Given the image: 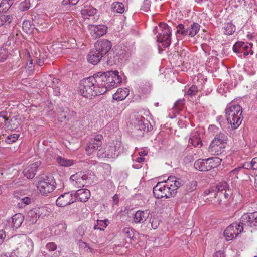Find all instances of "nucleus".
Wrapping results in <instances>:
<instances>
[{
  "instance_id": "obj_1",
  "label": "nucleus",
  "mask_w": 257,
  "mask_h": 257,
  "mask_svg": "<svg viewBox=\"0 0 257 257\" xmlns=\"http://www.w3.org/2000/svg\"><path fill=\"white\" fill-rule=\"evenodd\" d=\"M90 77L99 95L117 87L122 82L121 77L117 71L98 72Z\"/></svg>"
},
{
  "instance_id": "obj_2",
  "label": "nucleus",
  "mask_w": 257,
  "mask_h": 257,
  "mask_svg": "<svg viewBox=\"0 0 257 257\" xmlns=\"http://www.w3.org/2000/svg\"><path fill=\"white\" fill-rule=\"evenodd\" d=\"M242 108L239 104H229L225 109L227 120L233 129H236L243 120Z\"/></svg>"
},
{
  "instance_id": "obj_3",
  "label": "nucleus",
  "mask_w": 257,
  "mask_h": 257,
  "mask_svg": "<svg viewBox=\"0 0 257 257\" xmlns=\"http://www.w3.org/2000/svg\"><path fill=\"white\" fill-rule=\"evenodd\" d=\"M71 184L77 188L88 186L93 183V179L91 174L78 172L71 175L69 179Z\"/></svg>"
},
{
  "instance_id": "obj_4",
  "label": "nucleus",
  "mask_w": 257,
  "mask_h": 257,
  "mask_svg": "<svg viewBox=\"0 0 257 257\" xmlns=\"http://www.w3.org/2000/svg\"><path fill=\"white\" fill-rule=\"evenodd\" d=\"M37 188L43 196H47L49 193L54 191L56 188V183L53 175H47L45 178L39 182Z\"/></svg>"
},
{
  "instance_id": "obj_5",
  "label": "nucleus",
  "mask_w": 257,
  "mask_h": 257,
  "mask_svg": "<svg viewBox=\"0 0 257 257\" xmlns=\"http://www.w3.org/2000/svg\"><path fill=\"white\" fill-rule=\"evenodd\" d=\"M80 92L85 97L92 98L93 96H98L99 94L96 93V89L90 77L83 79L80 83Z\"/></svg>"
},
{
  "instance_id": "obj_6",
  "label": "nucleus",
  "mask_w": 257,
  "mask_h": 257,
  "mask_svg": "<svg viewBox=\"0 0 257 257\" xmlns=\"http://www.w3.org/2000/svg\"><path fill=\"white\" fill-rule=\"evenodd\" d=\"M160 29L157 35V41L162 44L164 47H169L171 44V29L165 23L160 22L159 24Z\"/></svg>"
},
{
  "instance_id": "obj_7",
  "label": "nucleus",
  "mask_w": 257,
  "mask_h": 257,
  "mask_svg": "<svg viewBox=\"0 0 257 257\" xmlns=\"http://www.w3.org/2000/svg\"><path fill=\"white\" fill-rule=\"evenodd\" d=\"M153 193L155 197L158 199L165 197L170 198L171 196H174V193L172 192L169 185L164 182H158L153 188Z\"/></svg>"
},
{
  "instance_id": "obj_8",
  "label": "nucleus",
  "mask_w": 257,
  "mask_h": 257,
  "mask_svg": "<svg viewBox=\"0 0 257 257\" xmlns=\"http://www.w3.org/2000/svg\"><path fill=\"white\" fill-rule=\"evenodd\" d=\"M135 132L138 137H143L145 132H148L152 128L150 123L146 119L141 115H137L134 122Z\"/></svg>"
},
{
  "instance_id": "obj_9",
  "label": "nucleus",
  "mask_w": 257,
  "mask_h": 257,
  "mask_svg": "<svg viewBox=\"0 0 257 257\" xmlns=\"http://www.w3.org/2000/svg\"><path fill=\"white\" fill-rule=\"evenodd\" d=\"M244 227L240 223H234L230 225L224 231V236L227 241L235 238L243 231Z\"/></svg>"
},
{
  "instance_id": "obj_10",
  "label": "nucleus",
  "mask_w": 257,
  "mask_h": 257,
  "mask_svg": "<svg viewBox=\"0 0 257 257\" xmlns=\"http://www.w3.org/2000/svg\"><path fill=\"white\" fill-rule=\"evenodd\" d=\"M24 220V216L22 214L17 213L6 221L5 224V228L7 230L11 229H17L21 226Z\"/></svg>"
},
{
  "instance_id": "obj_11",
  "label": "nucleus",
  "mask_w": 257,
  "mask_h": 257,
  "mask_svg": "<svg viewBox=\"0 0 257 257\" xmlns=\"http://www.w3.org/2000/svg\"><path fill=\"white\" fill-rule=\"evenodd\" d=\"M240 223L243 227H257V211L244 214L240 218Z\"/></svg>"
},
{
  "instance_id": "obj_12",
  "label": "nucleus",
  "mask_w": 257,
  "mask_h": 257,
  "mask_svg": "<svg viewBox=\"0 0 257 257\" xmlns=\"http://www.w3.org/2000/svg\"><path fill=\"white\" fill-rule=\"evenodd\" d=\"M252 46V44L248 43L247 42H244L242 41H238L236 42L233 46L232 49L234 53L241 55L243 54L244 55L247 56L249 55V52L245 51V49H249V51H251L250 54H253V51L251 49V47Z\"/></svg>"
},
{
  "instance_id": "obj_13",
  "label": "nucleus",
  "mask_w": 257,
  "mask_h": 257,
  "mask_svg": "<svg viewBox=\"0 0 257 257\" xmlns=\"http://www.w3.org/2000/svg\"><path fill=\"white\" fill-rule=\"evenodd\" d=\"M76 202L73 194L70 192H66L61 194L56 200V204L59 207H65Z\"/></svg>"
},
{
  "instance_id": "obj_14",
  "label": "nucleus",
  "mask_w": 257,
  "mask_h": 257,
  "mask_svg": "<svg viewBox=\"0 0 257 257\" xmlns=\"http://www.w3.org/2000/svg\"><path fill=\"white\" fill-rule=\"evenodd\" d=\"M95 48L100 52V53L104 56L112 47L111 43L110 41L106 39H102L98 40L95 44Z\"/></svg>"
},
{
  "instance_id": "obj_15",
  "label": "nucleus",
  "mask_w": 257,
  "mask_h": 257,
  "mask_svg": "<svg viewBox=\"0 0 257 257\" xmlns=\"http://www.w3.org/2000/svg\"><path fill=\"white\" fill-rule=\"evenodd\" d=\"M88 28L93 38L100 37L107 32V27L104 25H89Z\"/></svg>"
},
{
  "instance_id": "obj_16",
  "label": "nucleus",
  "mask_w": 257,
  "mask_h": 257,
  "mask_svg": "<svg viewBox=\"0 0 257 257\" xmlns=\"http://www.w3.org/2000/svg\"><path fill=\"white\" fill-rule=\"evenodd\" d=\"M41 164L40 161H37L27 167L23 170V174L28 179L33 178L38 170V168Z\"/></svg>"
},
{
  "instance_id": "obj_17",
  "label": "nucleus",
  "mask_w": 257,
  "mask_h": 257,
  "mask_svg": "<svg viewBox=\"0 0 257 257\" xmlns=\"http://www.w3.org/2000/svg\"><path fill=\"white\" fill-rule=\"evenodd\" d=\"M226 146L212 141L208 147V152L213 155H219L225 152Z\"/></svg>"
},
{
  "instance_id": "obj_18",
  "label": "nucleus",
  "mask_w": 257,
  "mask_h": 257,
  "mask_svg": "<svg viewBox=\"0 0 257 257\" xmlns=\"http://www.w3.org/2000/svg\"><path fill=\"white\" fill-rule=\"evenodd\" d=\"M166 183L169 185L172 192L174 193V195L177 193V190L182 186L184 184V181L180 178L175 176H170L166 181Z\"/></svg>"
},
{
  "instance_id": "obj_19",
  "label": "nucleus",
  "mask_w": 257,
  "mask_h": 257,
  "mask_svg": "<svg viewBox=\"0 0 257 257\" xmlns=\"http://www.w3.org/2000/svg\"><path fill=\"white\" fill-rule=\"evenodd\" d=\"M90 192L86 189H81L77 190L73 194L74 199L82 202H86L90 197Z\"/></svg>"
},
{
  "instance_id": "obj_20",
  "label": "nucleus",
  "mask_w": 257,
  "mask_h": 257,
  "mask_svg": "<svg viewBox=\"0 0 257 257\" xmlns=\"http://www.w3.org/2000/svg\"><path fill=\"white\" fill-rule=\"evenodd\" d=\"M104 56L94 48L90 51L87 56V60L89 63L96 65L100 62Z\"/></svg>"
},
{
  "instance_id": "obj_21",
  "label": "nucleus",
  "mask_w": 257,
  "mask_h": 257,
  "mask_svg": "<svg viewBox=\"0 0 257 257\" xmlns=\"http://www.w3.org/2000/svg\"><path fill=\"white\" fill-rule=\"evenodd\" d=\"M150 211L148 210L137 211L134 216V222L136 223H143L148 218Z\"/></svg>"
},
{
  "instance_id": "obj_22",
  "label": "nucleus",
  "mask_w": 257,
  "mask_h": 257,
  "mask_svg": "<svg viewBox=\"0 0 257 257\" xmlns=\"http://www.w3.org/2000/svg\"><path fill=\"white\" fill-rule=\"evenodd\" d=\"M59 116L60 121L62 122L64 120H69L72 118H75L76 116V112L66 108L60 112Z\"/></svg>"
},
{
  "instance_id": "obj_23",
  "label": "nucleus",
  "mask_w": 257,
  "mask_h": 257,
  "mask_svg": "<svg viewBox=\"0 0 257 257\" xmlns=\"http://www.w3.org/2000/svg\"><path fill=\"white\" fill-rule=\"evenodd\" d=\"M208 164L207 159H199L195 162L194 166L200 171H207L210 170Z\"/></svg>"
},
{
  "instance_id": "obj_24",
  "label": "nucleus",
  "mask_w": 257,
  "mask_h": 257,
  "mask_svg": "<svg viewBox=\"0 0 257 257\" xmlns=\"http://www.w3.org/2000/svg\"><path fill=\"white\" fill-rule=\"evenodd\" d=\"M122 234L127 238L130 243L132 241H135L137 240V237L138 236V233L136 232L133 228L126 227L123 229L122 231Z\"/></svg>"
},
{
  "instance_id": "obj_25",
  "label": "nucleus",
  "mask_w": 257,
  "mask_h": 257,
  "mask_svg": "<svg viewBox=\"0 0 257 257\" xmlns=\"http://www.w3.org/2000/svg\"><path fill=\"white\" fill-rule=\"evenodd\" d=\"M129 94V91L126 88H119L116 93L113 95V99L117 101L124 100Z\"/></svg>"
},
{
  "instance_id": "obj_26",
  "label": "nucleus",
  "mask_w": 257,
  "mask_h": 257,
  "mask_svg": "<svg viewBox=\"0 0 257 257\" xmlns=\"http://www.w3.org/2000/svg\"><path fill=\"white\" fill-rule=\"evenodd\" d=\"M38 217V214L35 208L30 210L28 212L26 216V220L30 223V224H34L36 223Z\"/></svg>"
},
{
  "instance_id": "obj_27",
  "label": "nucleus",
  "mask_w": 257,
  "mask_h": 257,
  "mask_svg": "<svg viewBox=\"0 0 257 257\" xmlns=\"http://www.w3.org/2000/svg\"><path fill=\"white\" fill-rule=\"evenodd\" d=\"M207 160L208 166L210 168V170L217 168L220 165L222 161V159L217 157L208 158L207 159Z\"/></svg>"
},
{
  "instance_id": "obj_28",
  "label": "nucleus",
  "mask_w": 257,
  "mask_h": 257,
  "mask_svg": "<svg viewBox=\"0 0 257 257\" xmlns=\"http://www.w3.org/2000/svg\"><path fill=\"white\" fill-rule=\"evenodd\" d=\"M212 141L217 142L218 143L220 144L224 145V146H226L227 142L228 141V137L224 133L220 132L219 133H218L215 135L214 139Z\"/></svg>"
},
{
  "instance_id": "obj_29",
  "label": "nucleus",
  "mask_w": 257,
  "mask_h": 257,
  "mask_svg": "<svg viewBox=\"0 0 257 257\" xmlns=\"http://www.w3.org/2000/svg\"><path fill=\"white\" fill-rule=\"evenodd\" d=\"M200 28V25L196 23L193 22L190 26L188 27V36L190 37L195 36L199 32Z\"/></svg>"
},
{
  "instance_id": "obj_30",
  "label": "nucleus",
  "mask_w": 257,
  "mask_h": 257,
  "mask_svg": "<svg viewBox=\"0 0 257 257\" xmlns=\"http://www.w3.org/2000/svg\"><path fill=\"white\" fill-rule=\"evenodd\" d=\"M111 9L113 12L122 14L124 12L125 7L122 3L115 2L111 4Z\"/></svg>"
},
{
  "instance_id": "obj_31",
  "label": "nucleus",
  "mask_w": 257,
  "mask_h": 257,
  "mask_svg": "<svg viewBox=\"0 0 257 257\" xmlns=\"http://www.w3.org/2000/svg\"><path fill=\"white\" fill-rule=\"evenodd\" d=\"M177 29L176 34L177 37L181 38L182 36H188V27L185 28L184 25L179 24L177 26Z\"/></svg>"
},
{
  "instance_id": "obj_32",
  "label": "nucleus",
  "mask_w": 257,
  "mask_h": 257,
  "mask_svg": "<svg viewBox=\"0 0 257 257\" xmlns=\"http://www.w3.org/2000/svg\"><path fill=\"white\" fill-rule=\"evenodd\" d=\"M56 161L60 166L63 167H70L74 164V160L67 159L61 156L57 157Z\"/></svg>"
},
{
  "instance_id": "obj_33",
  "label": "nucleus",
  "mask_w": 257,
  "mask_h": 257,
  "mask_svg": "<svg viewBox=\"0 0 257 257\" xmlns=\"http://www.w3.org/2000/svg\"><path fill=\"white\" fill-rule=\"evenodd\" d=\"M22 28L26 33L31 34L33 31L34 25L31 21L25 20L23 22Z\"/></svg>"
},
{
  "instance_id": "obj_34",
  "label": "nucleus",
  "mask_w": 257,
  "mask_h": 257,
  "mask_svg": "<svg viewBox=\"0 0 257 257\" xmlns=\"http://www.w3.org/2000/svg\"><path fill=\"white\" fill-rule=\"evenodd\" d=\"M107 158H115L118 156L119 152L117 150L116 146H110L106 150Z\"/></svg>"
},
{
  "instance_id": "obj_35",
  "label": "nucleus",
  "mask_w": 257,
  "mask_h": 257,
  "mask_svg": "<svg viewBox=\"0 0 257 257\" xmlns=\"http://www.w3.org/2000/svg\"><path fill=\"white\" fill-rule=\"evenodd\" d=\"M100 143L99 142H95L93 141L92 142H90L87 147L86 149V151L88 154H91L95 151L98 150L99 148L100 147Z\"/></svg>"
},
{
  "instance_id": "obj_36",
  "label": "nucleus",
  "mask_w": 257,
  "mask_h": 257,
  "mask_svg": "<svg viewBox=\"0 0 257 257\" xmlns=\"http://www.w3.org/2000/svg\"><path fill=\"white\" fill-rule=\"evenodd\" d=\"M12 3L8 0H2L0 3V15L6 13L10 8Z\"/></svg>"
},
{
  "instance_id": "obj_37",
  "label": "nucleus",
  "mask_w": 257,
  "mask_h": 257,
  "mask_svg": "<svg viewBox=\"0 0 257 257\" xmlns=\"http://www.w3.org/2000/svg\"><path fill=\"white\" fill-rule=\"evenodd\" d=\"M108 222L107 220H98L97 221V224L95 225L94 227V229H99L100 230H104V229L107 226L108 224L107 222Z\"/></svg>"
},
{
  "instance_id": "obj_38",
  "label": "nucleus",
  "mask_w": 257,
  "mask_h": 257,
  "mask_svg": "<svg viewBox=\"0 0 257 257\" xmlns=\"http://www.w3.org/2000/svg\"><path fill=\"white\" fill-rule=\"evenodd\" d=\"M117 61V57L114 55L113 53L110 52L107 55V60L106 61L107 65L112 66L116 64Z\"/></svg>"
},
{
  "instance_id": "obj_39",
  "label": "nucleus",
  "mask_w": 257,
  "mask_h": 257,
  "mask_svg": "<svg viewBox=\"0 0 257 257\" xmlns=\"http://www.w3.org/2000/svg\"><path fill=\"white\" fill-rule=\"evenodd\" d=\"M2 18L4 27L7 28L12 21L13 17L10 15H2Z\"/></svg>"
},
{
  "instance_id": "obj_40",
  "label": "nucleus",
  "mask_w": 257,
  "mask_h": 257,
  "mask_svg": "<svg viewBox=\"0 0 257 257\" xmlns=\"http://www.w3.org/2000/svg\"><path fill=\"white\" fill-rule=\"evenodd\" d=\"M225 34L226 35L232 34L236 30L235 26L231 23H227L225 27Z\"/></svg>"
},
{
  "instance_id": "obj_41",
  "label": "nucleus",
  "mask_w": 257,
  "mask_h": 257,
  "mask_svg": "<svg viewBox=\"0 0 257 257\" xmlns=\"http://www.w3.org/2000/svg\"><path fill=\"white\" fill-rule=\"evenodd\" d=\"M228 188V184L226 182H219L216 186L217 191L220 194L222 193L223 191L227 190Z\"/></svg>"
},
{
  "instance_id": "obj_42",
  "label": "nucleus",
  "mask_w": 257,
  "mask_h": 257,
  "mask_svg": "<svg viewBox=\"0 0 257 257\" xmlns=\"http://www.w3.org/2000/svg\"><path fill=\"white\" fill-rule=\"evenodd\" d=\"M197 186V182L195 180H192L186 184V190L188 192H191L196 189Z\"/></svg>"
},
{
  "instance_id": "obj_43",
  "label": "nucleus",
  "mask_w": 257,
  "mask_h": 257,
  "mask_svg": "<svg viewBox=\"0 0 257 257\" xmlns=\"http://www.w3.org/2000/svg\"><path fill=\"white\" fill-rule=\"evenodd\" d=\"M31 199L28 197L19 198V201L18 202V206L20 208L24 207L26 205L30 203Z\"/></svg>"
},
{
  "instance_id": "obj_44",
  "label": "nucleus",
  "mask_w": 257,
  "mask_h": 257,
  "mask_svg": "<svg viewBox=\"0 0 257 257\" xmlns=\"http://www.w3.org/2000/svg\"><path fill=\"white\" fill-rule=\"evenodd\" d=\"M189 143L196 147H200L202 145L200 138L198 137H193L190 138L189 140Z\"/></svg>"
},
{
  "instance_id": "obj_45",
  "label": "nucleus",
  "mask_w": 257,
  "mask_h": 257,
  "mask_svg": "<svg viewBox=\"0 0 257 257\" xmlns=\"http://www.w3.org/2000/svg\"><path fill=\"white\" fill-rule=\"evenodd\" d=\"M30 7V3L29 0H25L22 2L19 5V9L21 11H25L28 10Z\"/></svg>"
},
{
  "instance_id": "obj_46",
  "label": "nucleus",
  "mask_w": 257,
  "mask_h": 257,
  "mask_svg": "<svg viewBox=\"0 0 257 257\" xmlns=\"http://www.w3.org/2000/svg\"><path fill=\"white\" fill-rule=\"evenodd\" d=\"M35 209L37 210V212L38 214V217H43L48 214L47 208L46 207H41L39 208H36Z\"/></svg>"
},
{
  "instance_id": "obj_47",
  "label": "nucleus",
  "mask_w": 257,
  "mask_h": 257,
  "mask_svg": "<svg viewBox=\"0 0 257 257\" xmlns=\"http://www.w3.org/2000/svg\"><path fill=\"white\" fill-rule=\"evenodd\" d=\"M97 11V10L94 7L89 6L83 10V15L86 14L87 16H94L95 14H96Z\"/></svg>"
},
{
  "instance_id": "obj_48",
  "label": "nucleus",
  "mask_w": 257,
  "mask_h": 257,
  "mask_svg": "<svg viewBox=\"0 0 257 257\" xmlns=\"http://www.w3.org/2000/svg\"><path fill=\"white\" fill-rule=\"evenodd\" d=\"M247 165L246 167H244L245 168L251 169L252 170H255L257 169V157L253 158L250 163H247L244 166Z\"/></svg>"
},
{
  "instance_id": "obj_49",
  "label": "nucleus",
  "mask_w": 257,
  "mask_h": 257,
  "mask_svg": "<svg viewBox=\"0 0 257 257\" xmlns=\"http://www.w3.org/2000/svg\"><path fill=\"white\" fill-rule=\"evenodd\" d=\"M19 135L14 134L9 135L6 139V142L8 144H12L15 142L18 139Z\"/></svg>"
},
{
  "instance_id": "obj_50",
  "label": "nucleus",
  "mask_w": 257,
  "mask_h": 257,
  "mask_svg": "<svg viewBox=\"0 0 257 257\" xmlns=\"http://www.w3.org/2000/svg\"><path fill=\"white\" fill-rule=\"evenodd\" d=\"M198 92V87L195 85H192L188 90L186 92V95L190 97H192L197 93Z\"/></svg>"
},
{
  "instance_id": "obj_51",
  "label": "nucleus",
  "mask_w": 257,
  "mask_h": 257,
  "mask_svg": "<svg viewBox=\"0 0 257 257\" xmlns=\"http://www.w3.org/2000/svg\"><path fill=\"white\" fill-rule=\"evenodd\" d=\"M79 2H81V3L83 2V1L81 0H63L62 2V4L64 6H74L78 3Z\"/></svg>"
},
{
  "instance_id": "obj_52",
  "label": "nucleus",
  "mask_w": 257,
  "mask_h": 257,
  "mask_svg": "<svg viewBox=\"0 0 257 257\" xmlns=\"http://www.w3.org/2000/svg\"><path fill=\"white\" fill-rule=\"evenodd\" d=\"M76 232L75 235L77 240L81 239V237L85 235V231L82 227H78Z\"/></svg>"
},
{
  "instance_id": "obj_53",
  "label": "nucleus",
  "mask_w": 257,
  "mask_h": 257,
  "mask_svg": "<svg viewBox=\"0 0 257 257\" xmlns=\"http://www.w3.org/2000/svg\"><path fill=\"white\" fill-rule=\"evenodd\" d=\"M150 222L151 224V226L153 229H156L160 224V221L158 218L153 217L150 219Z\"/></svg>"
},
{
  "instance_id": "obj_54",
  "label": "nucleus",
  "mask_w": 257,
  "mask_h": 257,
  "mask_svg": "<svg viewBox=\"0 0 257 257\" xmlns=\"http://www.w3.org/2000/svg\"><path fill=\"white\" fill-rule=\"evenodd\" d=\"M184 99H179L175 103L173 106V108H175L178 110H181L183 104Z\"/></svg>"
},
{
  "instance_id": "obj_55",
  "label": "nucleus",
  "mask_w": 257,
  "mask_h": 257,
  "mask_svg": "<svg viewBox=\"0 0 257 257\" xmlns=\"http://www.w3.org/2000/svg\"><path fill=\"white\" fill-rule=\"evenodd\" d=\"M244 167H240L235 168L234 169L231 170L229 172V174L230 177H234L235 178H238L237 175L239 172Z\"/></svg>"
},
{
  "instance_id": "obj_56",
  "label": "nucleus",
  "mask_w": 257,
  "mask_h": 257,
  "mask_svg": "<svg viewBox=\"0 0 257 257\" xmlns=\"http://www.w3.org/2000/svg\"><path fill=\"white\" fill-rule=\"evenodd\" d=\"M97 155L100 158H107L106 150L105 149L100 148L98 149L97 152Z\"/></svg>"
},
{
  "instance_id": "obj_57",
  "label": "nucleus",
  "mask_w": 257,
  "mask_h": 257,
  "mask_svg": "<svg viewBox=\"0 0 257 257\" xmlns=\"http://www.w3.org/2000/svg\"><path fill=\"white\" fill-rule=\"evenodd\" d=\"M46 248L49 251H54L57 249V245L54 242H49L46 244Z\"/></svg>"
},
{
  "instance_id": "obj_58",
  "label": "nucleus",
  "mask_w": 257,
  "mask_h": 257,
  "mask_svg": "<svg viewBox=\"0 0 257 257\" xmlns=\"http://www.w3.org/2000/svg\"><path fill=\"white\" fill-rule=\"evenodd\" d=\"M6 238V233L4 230H0V245H1L4 241Z\"/></svg>"
},
{
  "instance_id": "obj_59",
  "label": "nucleus",
  "mask_w": 257,
  "mask_h": 257,
  "mask_svg": "<svg viewBox=\"0 0 257 257\" xmlns=\"http://www.w3.org/2000/svg\"><path fill=\"white\" fill-rule=\"evenodd\" d=\"M7 59V55L3 50L0 49V62H4Z\"/></svg>"
},
{
  "instance_id": "obj_60",
  "label": "nucleus",
  "mask_w": 257,
  "mask_h": 257,
  "mask_svg": "<svg viewBox=\"0 0 257 257\" xmlns=\"http://www.w3.org/2000/svg\"><path fill=\"white\" fill-rule=\"evenodd\" d=\"M7 112L6 111H2L0 112V117H2L5 119V122H7L9 119L7 117Z\"/></svg>"
},
{
  "instance_id": "obj_61",
  "label": "nucleus",
  "mask_w": 257,
  "mask_h": 257,
  "mask_svg": "<svg viewBox=\"0 0 257 257\" xmlns=\"http://www.w3.org/2000/svg\"><path fill=\"white\" fill-rule=\"evenodd\" d=\"M102 138L103 137L101 135H98L95 136L93 141H95V142H99L100 143V145L101 146V140Z\"/></svg>"
},
{
  "instance_id": "obj_62",
  "label": "nucleus",
  "mask_w": 257,
  "mask_h": 257,
  "mask_svg": "<svg viewBox=\"0 0 257 257\" xmlns=\"http://www.w3.org/2000/svg\"><path fill=\"white\" fill-rule=\"evenodd\" d=\"M52 87L53 88L54 95L55 96H59L60 94L59 87L58 86L54 87L53 85H52Z\"/></svg>"
},
{
  "instance_id": "obj_63",
  "label": "nucleus",
  "mask_w": 257,
  "mask_h": 257,
  "mask_svg": "<svg viewBox=\"0 0 257 257\" xmlns=\"http://www.w3.org/2000/svg\"><path fill=\"white\" fill-rule=\"evenodd\" d=\"M213 257H225L224 252L221 251H216Z\"/></svg>"
},
{
  "instance_id": "obj_64",
  "label": "nucleus",
  "mask_w": 257,
  "mask_h": 257,
  "mask_svg": "<svg viewBox=\"0 0 257 257\" xmlns=\"http://www.w3.org/2000/svg\"><path fill=\"white\" fill-rule=\"evenodd\" d=\"M79 245L80 247L85 248L88 247L86 243L82 241L81 239L80 238L79 240Z\"/></svg>"
}]
</instances>
